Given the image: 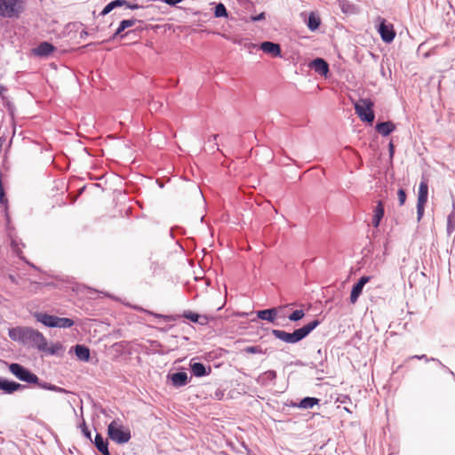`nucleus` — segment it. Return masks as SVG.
Returning a JSON list of instances; mask_svg holds the SVG:
<instances>
[{"label":"nucleus","mask_w":455,"mask_h":455,"mask_svg":"<svg viewBox=\"0 0 455 455\" xmlns=\"http://www.w3.org/2000/svg\"><path fill=\"white\" fill-rule=\"evenodd\" d=\"M320 323L321 322L318 319H315L301 328L296 329L293 332H287L283 330L273 329L271 333L275 339L284 343L295 344L305 339L320 324Z\"/></svg>","instance_id":"f257e3e1"},{"label":"nucleus","mask_w":455,"mask_h":455,"mask_svg":"<svg viewBox=\"0 0 455 455\" xmlns=\"http://www.w3.org/2000/svg\"><path fill=\"white\" fill-rule=\"evenodd\" d=\"M108 435L113 442L119 444L128 443L132 437L130 429L119 420H113L108 425Z\"/></svg>","instance_id":"f03ea898"},{"label":"nucleus","mask_w":455,"mask_h":455,"mask_svg":"<svg viewBox=\"0 0 455 455\" xmlns=\"http://www.w3.org/2000/svg\"><path fill=\"white\" fill-rule=\"evenodd\" d=\"M24 12L23 0H0V17L19 18Z\"/></svg>","instance_id":"7ed1b4c3"},{"label":"nucleus","mask_w":455,"mask_h":455,"mask_svg":"<svg viewBox=\"0 0 455 455\" xmlns=\"http://www.w3.org/2000/svg\"><path fill=\"white\" fill-rule=\"evenodd\" d=\"M23 345L36 347L40 351H46L47 341L44 336L38 331L27 327Z\"/></svg>","instance_id":"20e7f679"},{"label":"nucleus","mask_w":455,"mask_h":455,"mask_svg":"<svg viewBox=\"0 0 455 455\" xmlns=\"http://www.w3.org/2000/svg\"><path fill=\"white\" fill-rule=\"evenodd\" d=\"M373 102L370 99H361L355 103V110L360 119L363 122L371 124L374 120V112L372 110Z\"/></svg>","instance_id":"39448f33"},{"label":"nucleus","mask_w":455,"mask_h":455,"mask_svg":"<svg viewBox=\"0 0 455 455\" xmlns=\"http://www.w3.org/2000/svg\"><path fill=\"white\" fill-rule=\"evenodd\" d=\"M9 371L20 381L34 384L38 383V377L23 365L12 363L8 366Z\"/></svg>","instance_id":"423d86ee"},{"label":"nucleus","mask_w":455,"mask_h":455,"mask_svg":"<svg viewBox=\"0 0 455 455\" xmlns=\"http://www.w3.org/2000/svg\"><path fill=\"white\" fill-rule=\"evenodd\" d=\"M382 41L385 43H391L395 37V32L394 27L390 23H387L384 19H381V21L379 25L378 29Z\"/></svg>","instance_id":"0eeeda50"},{"label":"nucleus","mask_w":455,"mask_h":455,"mask_svg":"<svg viewBox=\"0 0 455 455\" xmlns=\"http://www.w3.org/2000/svg\"><path fill=\"white\" fill-rule=\"evenodd\" d=\"M371 279V276L363 275L362 276L356 283L352 287L351 294H350V302L355 304L359 296L361 295L363 286L369 283Z\"/></svg>","instance_id":"6e6552de"},{"label":"nucleus","mask_w":455,"mask_h":455,"mask_svg":"<svg viewBox=\"0 0 455 455\" xmlns=\"http://www.w3.org/2000/svg\"><path fill=\"white\" fill-rule=\"evenodd\" d=\"M276 378V371L268 370L259 374L256 379V382L261 387H267L270 384L275 385Z\"/></svg>","instance_id":"1a4fd4ad"},{"label":"nucleus","mask_w":455,"mask_h":455,"mask_svg":"<svg viewBox=\"0 0 455 455\" xmlns=\"http://www.w3.org/2000/svg\"><path fill=\"white\" fill-rule=\"evenodd\" d=\"M25 387V385L20 384L15 381H11L0 377V389L7 394H12L15 391L22 390Z\"/></svg>","instance_id":"9d476101"},{"label":"nucleus","mask_w":455,"mask_h":455,"mask_svg":"<svg viewBox=\"0 0 455 455\" xmlns=\"http://www.w3.org/2000/svg\"><path fill=\"white\" fill-rule=\"evenodd\" d=\"M167 379H171L172 386L177 388L184 387L188 383V377L185 371H179L172 374L169 373Z\"/></svg>","instance_id":"9b49d317"},{"label":"nucleus","mask_w":455,"mask_h":455,"mask_svg":"<svg viewBox=\"0 0 455 455\" xmlns=\"http://www.w3.org/2000/svg\"><path fill=\"white\" fill-rule=\"evenodd\" d=\"M309 67L317 74L326 76L329 73V65L322 58H316L312 60Z\"/></svg>","instance_id":"f8f14e48"},{"label":"nucleus","mask_w":455,"mask_h":455,"mask_svg":"<svg viewBox=\"0 0 455 455\" xmlns=\"http://www.w3.org/2000/svg\"><path fill=\"white\" fill-rule=\"evenodd\" d=\"M265 53L271 55L272 57H280L281 56V47L278 44L266 41L261 43L259 47Z\"/></svg>","instance_id":"ddd939ff"},{"label":"nucleus","mask_w":455,"mask_h":455,"mask_svg":"<svg viewBox=\"0 0 455 455\" xmlns=\"http://www.w3.org/2000/svg\"><path fill=\"white\" fill-rule=\"evenodd\" d=\"M55 51L53 44L48 42H42L33 50L35 55L39 57H47Z\"/></svg>","instance_id":"4468645a"},{"label":"nucleus","mask_w":455,"mask_h":455,"mask_svg":"<svg viewBox=\"0 0 455 455\" xmlns=\"http://www.w3.org/2000/svg\"><path fill=\"white\" fill-rule=\"evenodd\" d=\"M190 369H191L192 374L195 377H198V378L209 375L212 371L211 367H208V369H206L204 364L202 363H190Z\"/></svg>","instance_id":"2eb2a0df"},{"label":"nucleus","mask_w":455,"mask_h":455,"mask_svg":"<svg viewBox=\"0 0 455 455\" xmlns=\"http://www.w3.org/2000/svg\"><path fill=\"white\" fill-rule=\"evenodd\" d=\"M375 130L382 136H387L395 130V124L391 121L378 123Z\"/></svg>","instance_id":"dca6fc26"},{"label":"nucleus","mask_w":455,"mask_h":455,"mask_svg":"<svg viewBox=\"0 0 455 455\" xmlns=\"http://www.w3.org/2000/svg\"><path fill=\"white\" fill-rule=\"evenodd\" d=\"M94 445L102 455H110L108 451V443L102 437L100 434H96Z\"/></svg>","instance_id":"f3484780"},{"label":"nucleus","mask_w":455,"mask_h":455,"mask_svg":"<svg viewBox=\"0 0 455 455\" xmlns=\"http://www.w3.org/2000/svg\"><path fill=\"white\" fill-rule=\"evenodd\" d=\"M384 204L382 201H378L376 207L373 210V218H372V226L374 228H378L379 226L380 220L384 216Z\"/></svg>","instance_id":"a211bd4d"},{"label":"nucleus","mask_w":455,"mask_h":455,"mask_svg":"<svg viewBox=\"0 0 455 455\" xmlns=\"http://www.w3.org/2000/svg\"><path fill=\"white\" fill-rule=\"evenodd\" d=\"M257 316L261 320H267L270 323H274L277 316V308L272 307L259 310L257 312Z\"/></svg>","instance_id":"6ab92c4d"},{"label":"nucleus","mask_w":455,"mask_h":455,"mask_svg":"<svg viewBox=\"0 0 455 455\" xmlns=\"http://www.w3.org/2000/svg\"><path fill=\"white\" fill-rule=\"evenodd\" d=\"M35 316L38 322L45 326L55 328L56 315H48L46 313H36Z\"/></svg>","instance_id":"aec40b11"},{"label":"nucleus","mask_w":455,"mask_h":455,"mask_svg":"<svg viewBox=\"0 0 455 455\" xmlns=\"http://www.w3.org/2000/svg\"><path fill=\"white\" fill-rule=\"evenodd\" d=\"M26 329H27V327L11 328L8 331V335L11 339H12L14 341H19L23 344Z\"/></svg>","instance_id":"412c9836"},{"label":"nucleus","mask_w":455,"mask_h":455,"mask_svg":"<svg viewBox=\"0 0 455 455\" xmlns=\"http://www.w3.org/2000/svg\"><path fill=\"white\" fill-rule=\"evenodd\" d=\"M319 399L315 397H305L303 398L299 403H292V407H298L300 409H310L313 408L315 405L318 404Z\"/></svg>","instance_id":"4be33fe9"},{"label":"nucleus","mask_w":455,"mask_h":455,"mask_svg":"<svg viewBox=\"0 0 455 455\" xmlns=\"http://www.w3.org/2000/svg\"><path fill=\"white\" fill-rule=\"evenodd\" d=\"M75 353L76 357L83 362H88L90 359V349L84 345H76Z\"/></svg>","instance_id":"5701e85b"},{"label":"nucleus","mask_w":455,"mask_h":455,"mask_svg":"<svg viewBox=\"0 0 455 455\" xmlns=\"http://www.w3.org/2000/svg\"><path fill=\"white\" fill-rule=\"evenodd\" d=\"M428 196V186L426 181H421L419 187L417 203L427 204Z\"/></svg>","instance_id":"b1692460"},{"label":"nucleus","mask_w":455,"mask_h":455,"mask_svg":"<svg viewBox=\"0 0 455 455\" xmlns=\"http://www.w3.org/2000/svg\"><path fill=\"white\" fill-rule=\"evenodd\" d=\"M320 25H321V19L319 18V16L315 14L314 12H311L308 15V19H307V26L308 29L311 31H315L316 29L319 28Z\"/></svg>","instance_id":"393cba45"},{"label":"nucleus","mask_w":455,"mask_h":455,"mask_svg":"<svg viewBox=\"0 0 455 455\" xmlns=\"http://www.w3.org/2000/svg\"><path fill=\"white\" fill-rule=\"evenodd\" d=\"M40 388H43V389H45V390H50V391H53V392H57V393H61V394H66L68 393V391L63 388V387H58L56 385H53L52 383H48V382H43V381H40L38 379V383H36Z\"/></svg>","instance_id":"a878e982"},{"label":"nucleus","mask_w":455,"mask_h":455,"mask_svg":"<svg viewBox=\"0 0 455 455\" xmlns=\"http://www.w3.org/2000/svg\"><path fill=\"white\" fill-rule=\"evenodd\" d=\"M137 20L130 19L124 20L119 23L117 29L116 30L113 38L119 36L123 31H124L127 28L132 27L136 23Z\"/></svg>","instance_id":"bb28decb"},{"label":"nucleus","mask_w":455,"mask_h":455,"mask_svg":"<svg viewBox=\"0 0 455 455\" xmlns=\"http://www.w3.org/2000/svg\"><path fill=\"white\" fill-rule=\"evenodd\" d=\"M455 231V200L452 202V211L447 217V233L451 235Z\"/></svg>","instance_id":"cd10ccee"},{"label":"nucleus","mask_w":455,"mask_h":455,"mask_svg":"<svg viewBox=\"0 0 455 455\" xmlns=\"http://www.w3.org/2000/svg\"><path fill=\"white\" fill-rule=\"evenodd\" d=\"M74 323L75 322L70 318L56 316L55 328H70Z\"/></svg>","instance_id":"c85d7f7f"},{"label":"nucleus","mask_w":455,"mask_h":455,"mask_svg":"<svg viewBox=\"0 0 455 455\" xmlns=\"http://www.w3.org/2000/svg\"><path fill=\"white\" fill-rule=\"evenodd\" d=\"M0 204L4 205L5 208V211H7L8 208V199L5 196V192L3 186V180H2V172L0 171Z\"/></svg>","instance_id":"c756f323"},{"label":"nucleus","mask_w":455,"mask_h":455,"mask_svg":"<svg viewBox=\"0 0 455 455\" xmlns=\"http://www.w3.org/2000/svg\"><path fill=\"white\" fill-rule=\"evenodd\" d=\"M214 15L217 18L228 17V12L225 5L221 3L218 4L215 7Z\"/></svg>","instance_id":"7c9ffc66"},{"label":"nucleus","mask_w":455,"mask_h":455,"mask_svg":"<svg viewBox=\"0 0 455 455\" xmlns=\"http://www.w3.org/2000/svg\"><path fill=\"white\" fill-rule=\"evenodd\" d=\"M260 346H249L243 348V352L247 354H266Z\"/></svg>","instance_id":"2f4dec72"},{"label":"nucleus","mask_w":455,"mask_h":455,"mask_svg":"<svg viewBox=\"0 0 455 455\" xmlns=\"http://www.w3.org/2000/svg\"><path fill=\"white\" fill-rule=\"evenodd\" d=\"M182 316L193 323L199 322L200 315L192 311H184Z\"/></svg>","instance_id":"473e14b6"},{"label":"nucleus","mask_w":455,"mask_h":455,"mask_svg":"<svg viewBox=\"0 0 455 455\" xmlns=\"http://www.w3.org/2000/svg\"><path fill=\"white\" fill-rule=\"evenodd\" d=\"M305 315V313L302 309H297L293 311L289 316V320L292 322H297L300 319H302Z\"/></svg>","instance_id":"72a5a7b5"},{"label":"nucleus","mask_w":455,"mask_h":455,"mask_svg":"<svg viewBox=\"0 0 455 455\" xmlns=\"http://www.w3.org/2000/svg\"><path fill=\"white\" fill-rule=\"evenodd\" d=\"M6 92H7V88L4 85L0 84V97H1L4 104L10 107L11 103H10L8 97L5 95Z\"/></svg>","instance_id":"f704fd0d"},{"label":"nucleus","mask_w":455,"mask_h":455,"mask_svg":"<svg viewBox=\"0 0 455 455\" xmlns=\"http://www.w3.org/2000/svg\"><path fill=\"white\" fill-rule=\"evenodd\" d=\"M79 428L81 429L83 435L92 442V434L91 431L88 429L84 419H83L82 423L79 425Z\"/></svg>","instance_id":"c9c22d12"},{"label":"nucleus","mask_w":455,"mask_h":455,"mask_svg":"<svg viewBox=\"0 0 455 455\" xmlns=\"http://www.w3.org/2000/svg\"><path fill=\"white\" fill-rule=\"evenodd\" d=\"M426 204L417 203V219L420 221L424 215V208Z\"/></svg>","instance_id":"e433bc0d"},{"label":"nucleus","mask_w":455,"mask_h":455,"mask_svg":"<svg viewBox=\"0 0 455 455\" xmlns=\"http://www.w3.org/2000/svg\"><path fill=\"white\" fill-rule=\"evenodd\" d=\"M409 359H419V360H425L426 362L433 361V362L440 363V360L434 358V357L428 358V357H427L426 355H413V356L409 357Z\"/></svg>","instance_id":"4c0bfd02"},{"label":"nucleus","mask_w":455,"mask_h":455,"mask_svg":"<svg viewBox=\"0 0 455 455\" xmlns=\"http://www.w3.org/2000/svg\"><path fill=\"white\" fill-rule=\"evenodd\" d=\"M397 196H398L399 204L403 205L406 200V193H405L404 189L400 188L397 192Z\"/></svg>","instance_id":"58836bf2"},{"label":"nucleus","mask_w":455,"mask_h":455,"mask_svg":"<svg viewBox=\"0 0 455 455\" xmlns=\"http://www.w3.org/2000/svg\"><path fill=\"white\" fill-rule=\"evenodd\" d=\"M115 9L114 7V4H113V2H110L108 3L104 8L103 10L101 11V15L102 16H105L107 14H108L111 11H113Z\"/></svg>","instance_id":"ea45409f"},{"label":"nucleus","mask_w":455,"mask_h":455,"mask_svg":"<svg viewBox=\"0 0 455 455\" xmlns=\"http://www.w3.org/2000/svg\"><path fill=\"white\" fill-rule=\"evenodd\" d=\"M61 348V345L59 343H56L52 345L50 348H47L46 350L50 355H55L58 353V351Z\"/></svg>","instance_id":"a19ab883"},{"label":"nucleus","mask_w":455,"mask_h":455,"mask_svg":"<svg viewBox=\"0 0 455 455\" xmlns=\"http://www.w3.org/2000/svg\"><path fill=\"white\" fill-rule=\"evenodd\" d=\"M243 47L245 49H247L250 52H251V51L253 49H256V48H259V46H258L256 44H253V43H251V42H244V44H243Z\"/></svg>","instance_id":"79ce46f5"},{"label":"nucleus","mask_w":455,"mask_h":455,"mask_svg":"<svg viewBox=\"0 0 455 455\" xmlns=\"http://www.w3.org/2000/svg\"><path fill=\"white\" fill-rule=\"evenodd\" d=\"M112 2L115 8L128 5L127 0H114Z\"/></svg>","instance_id":"37998d69"},{"label":"nucleus","mask_w":455,"mask_h":455,"mask_svg":"<svg viewBox=\"0 0 455 455\" xmlns=\"http://www.w3.org/2000/svg\"><path fill=\"white\" fill-rule=\"evenodd\" d=\"M439 46L436 45V46H434L432 47L428 52H427L425 54H424V57L425 58H428L432 55H435L437 53V50H438Z\"/></svg>","instance_id":"c03bdc74"},{"label":"nucleus","mask_w":455,"mask_h":455,"mask_svg":"<svg viewBox=\"0 0 455 455\" xmlns=\"http://www.w3.org/2000/svg\"><path fill=\"white\" fill-rule=\"evenodd\" d=\"M224 390L219 388L214 392L212 397L216 400H221L224 397Z\"/></svg>","instance_id":"a18cd8bd"},{"label":"nucleus","mask_w":455,"mask_h":455,"mask_svg":"<svg viewBox=\"0 0 455 455\" xmlns=\"http://www.w3.org/2000/svg\"><path fill=\"white\" fill-rule=\"evenodd\" d=\"M250 19L251 21H259L265 20V12H261L257 16H251Z\"/></svg>","instance_id":"49530a36"},{"label":"nucleus","mask_w":455,"mask_h":455,"mask_svg":"<svg viewBox=\"0 0 455 455\" xmlns=\"http://www.w3.org/2000/svg\"><path fill=\"white\" fill-rule=\"evenodd\" d=\"M219 135L218 134H215L213 135L212 138V141H213V146L212 147V151H215V150H220L219 148V145L217 143V139H218Z\"/></svg>","instance_id":"de8ad7c7"},{"label":"nucleus","mask_w":455,"mask_h":455,"mask_svg":"<svg viewBox=\"0 0 455 455\" xmlns=\"http://www.w3.org/2000/svg\"><path fill=\"white\" fill-rule=\"evenodd\" d=\"M209 323V318L206 315H200V320L199 322H196V323H199L200 325H206Z\"/></svg>","instance_id":"09e8293b"},{"label":"nucleus","mask_w":455,"mask_h":455,"mask_svg":"<svg viewBox=\"0 0 455 455\" xmlns=\"http://www.w3.org/2000/svg\"><path fill=\"white\" fill-rule=\"evenodd\" d=\"M183 0H163V2L168 5L175 6L177 4L182 2Z\"/></svg>","instance_id":"8fccbe9b"},{"label":"nucleus","mask_w":455,"mask_h":455,"mask_svg":"<svg viewBox=\"0 0 455 455\" xmlns=\"http://www.w3.org/2000/svg\"><path fill=\"white\" fill-rule=\"evenodd\" d=\"M151 315H153L154 316L157 317V318H164V319H172V320H174L175 318L173 316H169V315H161V314H155V313H149Z\"/></svg>","instance_id":"3c124183"},{"label":"nucleus","mask_w":455,"mask_h":455,"mask_svg":"<svg viewBox=\"0 0 455 455\" xmlns=\"http://www.w3.org/2000/svg\"><path fill=\"white\" fill-rule=\"evenodd\" d=\"M125 7L127 9H131V10H137L139 8H141L140 5H139L138 4H131L128 2V5H125Z\"/></svg>","instance_id":"603ef678"},{"label":"nucleus","mask_w":455,"mask_h":455,"mask_svg":"<svg viewBox=\"0 0 455 455\" xmlns=\"http://www.w3.org/2000/svg\"><path fill=\"white\" fill-rule=\"evenodd\" d=\"M388 151H389V156L392 158L394 156V153H395V146L392 141H390L388 144Z\"/></svg>","instance_id":"864d4df0"},{"label":"nucleus","mask_w":455,"mask_h":455,"mask_svg":"<svg viewBox=\"0 0 455 455\" xmlns=\"http://www.w3.org/2000/svg\"><path fill=\"white\" fill-rule=\"evenodd\" d=\"M439 365H441L443 369H445L447 371V372H449L450 374H451L454 378H455V373L451 371L448 367H446L445 365H443L441 362L440 363H437Z\"/></svg>","instance_id":"5fc2aeb1"},{"label":"nucleus","mask_w":455,"mask_h":455,"mask_svg":"<svg viewBox=\"0 0 455 455\" xmlns=\"http://www.w3.org/2000/svg\"><path fill=\"white\" fill-rule=\"evenodd\" d=\"M88 33L85 31V30H83L81 33H80V37L81 38H84L85 36H87Z\"/></svg>","instance_id":"6e6d98bb"},{"label":"nucleus","mask_w":455,"mask_h":455,"mask_svg":"<svg viewBox=\"0 0 455 455\" xmlns=\"http://www.w3.org/2000/svg\"><path fill=\"white\" fill-rule=\"evenodd\" d=\"M9 278L12 283H16V279L13 275H10Z\"/></svg>","instance_id":"4d7b16f0"},{"label":"nucleus","mask_w":455,"mask_h":455,"mask_svg":"<svg viewBox=\"0 0 455 455\" xmlns=\"http://www.w3.org/2000/svg\"><path fill=\"white\" fill-rule=\"evenodd\" d=\"M235 44H242V41H235Z\"/></svg>","instance_id":"13d9d810"}]
</instances>
